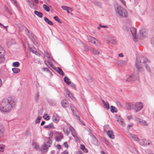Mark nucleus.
I'll return each mask as SVG.
<instances>
[{
    "label": "nucleus",
    "instance_id": "obj_1",
    "mask_svg": "<svg viewBox=\"0 0 154 154\" xmlns=\"http://www.w3.org/2000/svg\"><path fill=\"white\" fill-rule=\"evenodd\" d=\"M16 104L15 99L11 97L4 98L0 103V110L3 112L8 113Z\"/></svg>",
    "mask_w": 154,
    "mask_h": 154
},
{
    "label": "nucleus",
    "instance_id": "obj_2",
    "mask_svg": "<svg viewBox=\"0 0 154 154\" xmlns=\"http://www.w3.org/2000/svg\"><path fill=\"white\" fill-rule=\"evenodd\" d=\"M115 7V10L116 14L120 16L126 17L128 16V13L124 8H123L120 6H117L116 7Z\"/></svg>",
    "mask_w": 154,
    "mask_h": 154
},
{
    "label": "nucleus",
    "instance_id": "obj_3",
    "mask_svg": "<svg viewBox=\"0 0 154 154\" xmlns=\"http://www.w3.org/2000/svg\"><path fill=\"white\" fill-rule=\"evenodd\" d=\"M135 65L136 68L138 71L140 72H142L144 71V69L141 65V60L139 58H136Z\"/></svg>",
    "mask_w": 154,
    "mask_h": 154
},
{
    "label": "nucleus",
    "instance_id": "obj_4",
    "mask_svg": "<svg viewBox=\"0 0 154 154\" xmlns=\"http://www.w3.org/2000/svg\"><path fill=\"white\" fill-rule=\"evenodd\" d=\"M143 105L142 103L140 102H137L135 103V111L136 112H137L141 110L143 107Z\"/></svg>",
    "mask_w": 154,
    "mask_h": 154
},
{
    "label": "nucleus",
    "instance_id": "obj_5",
    "mask_svg": "<svg viewBox=\"0 0 154 154\" xmlns=\"http://www.w3.org/2000/svg\"><path fill=\"white\" fill-rule=\"evenodd\" d=\"M133 38L135 42L137 41L138 38L136 36V29L134 27H131L130 29Z\"/></svg>",
    "mask_w": 154,
    "mask_h": 154
},
{
    "label": "nucleus",
    "instance_id": "obj_6",
    "mask_svg": "<svg viewBox=\"0 0 154 154\" xmlns=\"http://www.w3.org/2000/svg\"><path fill=\"white\" fill-rule=\"evenodd\" d=\"M5 51L0 46V63L3 62L5 60L4 56Z\"/></svg>",
    "mask_w": 154,
    "mask_h": 154
},
{
    "label": "nucleus",
    "instance_id": "obj_7",
    "mask_svg": "<svg viewBox=\"0 0 154 154\" xmlns=\"http://www.w3.org/2000/svg\"><path fill=\"white\" fill-rule=\"evenodd\" d=\"M60 117L56 113H54L53 114L52 120L54 122L57 123L60 121Z\"/></svg>",
    "mask_w": 154,
    "mask_h": 154
},
{
    "label": "nucleus",
    "instance_id": "obj_8",
    "mask_svg": "<svg viewBox=\"0 0 154 154\" xmlns=\"http://www.w3.org/2000/svg\"><path fill=\"white\" fill-rule=\"evenodd\" d=\"M140 38L142 39L146 37L147 35V34L145 29H142L140 31Z\"/></svg>",
    "mask_w": 154,
    "mask_h": 154
},
{
    "label": "nucleus",
    "instance_id": "obj_9",
    "mask_svg": "<svg viewBox=\"0 0 154 154\" xmlns=\"http://www.w3.org/2000/svg\"><path fill=\"white\" fill-rule=\"evenodd\" d=\"M128 135V137L130 139L137 142L140 141V139L136 135L131 133H129Z\"/></svg>",
    "mask_w": 154,
    "mask_h": 154
},
{
    "label": "nucleus",
    "instance_id": "obj_10",
    "mask_svg": "<svg viewBox=\"0 0 154 154\" xmlns=\"http://www.w3.org/2000/svg\"><path fill=\"white\" fill-rule=\"evenodd\" d=\"M139 141L140 144L144 146H146L147 145H149L150 144V143H147V141L145 139H141Z\"/></svg>",
    "mask_w": 154,
    "mask_h": 154
},
{
    "label": "nucleus",
    "instance_id": "obj_11",
    "mask_svg": "<svg viewBox=\"0 0 154 154\" xmlns=\"http://www.w3.org/2000/svg\"><path fill=\"white\" fill-rule=\"evenodd\" d=\"M63 138V134L60 132H59L57 133V136L55 138L56 141H59Z\"/></svg>",
    "mask_w": 154,
    "mask_h": 154
},
{
    "label": "nucleus",
    "instance_id": "obj_12",
    "mask_svg": "<svg viewBox=\"0 0 154 154\" xmlns=\"http://www.w3.org/2000/svg\"><path fill=\"white\" fill-rule=\"evenodd\" d=\"M117 121L122 126H125V124L123 122V120L120 116H119L117 117Z\"/></svg>",
    "mask_w": 154,
    "mask_h": 154
},
{
    "label": "nucleus",
    "instance_id": "obj_13",
    "mask_svg": "<svg viewBox=\"0 0 154 154\" xmlns=\"http://www.w3.org/2000/svg\"><path fill=\"white\" fill-rule=\"evenodd\" d=\"M136 78L134 74L131 75L126 80V81L128 82H133L135 81Z\"/></svg>",
    "mask_w": 154,
    "mask_h": 154
},
{
    "label": "nucleus",
    "instance_id": "obj_14",
    "mask_svg": "<svg viewBox=\"0 0 154 154\" xmlns=\"http://www.w3.org/2000/svg\"><path fill=\"white\" fill-rule=\"evenodd\" d=\"M138 122L140 124L142 125L148 126V124L147 123L146 121L142 119H138Z\"/></svg>",
    "mask_w": 154,
    "mask_h": 154
},
{
    "label": "nucleus",
    "instance_id": "obj_15",
    "mask_svg": "<svg viewBox=\"0 0 154 154\" xmlns=\"http://www.w3.org/2000/svg\"><path fill=\"white\" fill-rule=\"evenodd\" d=\"M107 134L109 138L112 139H114L115 138V136L112 131L111 130L108 131L107 132Z\"/></svg>",
    "mask_w": 154,
    "mask_h": 154
},
{
    "label": "nucleus",
    "instance_id": "obj_16",
    "mask_svg": "<svg viewBox=\"0 0 154 154\" xmlns=\"http://www.w3.org/2000/svg\"><path fill=\"white\" fill-rule=\"evenodd\" d=\"M48 102L50 105L51 106H55L56 104V101L52 99H49L48 100Z\"/></svg>",
    "mask_w": 154,
    "mask_h": 154
},
{
    "label": "nucleus",
    "instance_id": "obj_17",
    "mask_svg": "<svg viewBox=\"0 0 154 154\" xmlns=\"http://www.w3.org/2000/svg\"><path fill=\"white\" fill-rule=\"evenodd\" d=\"M32 144L34 148L38 150L40 149L38 145L35 141H32Z\"/></svg>",
    "mask_w": 154,
    "mask_h": 154
},
{
    "label": "nucleus",
    "instance_id": "obj_18",
    "mask_svg": "<svg viewBox=\"0 0 154 154\" xmlns=\"http://www.w3.org/2000/svg\"><path fill=\"white\" fill-rule=\"evenodd\" d=\"M4 131V126L0 123V138L3 136Z\"/></svg>",
    "mask_w": 154,
    "mask_h": 154
},
{
    "label": "nucleus",
    "instance_id": "obj_19",
    "mask_svg": "<svg viewBox=\"0 0 154 154\" xmlns=\"http://www.w3.org/2000/svg\"><path fill=\"white\" fill-rule=\"evenodd\" d=\"M128 109H134L135 108V103H129L127 106Z\"/></svg>",
    "mask_w": 154,
    "mask_h": 154
},
{
    "label": "nucleus",
    "instance_id": "obj_20",
    "mask_svg": "<svg viewBox=\"0 0 154 154\" xmlns=\"http://www.w3.org/2000/svg\"><path fill=\"white\" fill-rule=\"evenodd\" d=\"M66 100L63 99L61 102L62 106L63 108H66L68 106V104L66 103Z\"/></svg>",
    "mask_w": 154,
    "mask_h": 154
},
{
    "label": "nucleus",
    "instance_id": "obj_21",
    "mask_svg": "<svg viewBox=\"0 0 154 154\" xmlns=\"http://www.w3.org/2000/svg\"><path fill=\"white\" fill-rule=\"evenodd\" d=\"M56 71L60 75L64 76V73L63 72L62 69L60 67H57Z\"/></svg>",
    "mask_w": 154,
    "mask_h": 154
},
{
    "label": "nucleus",
    "instance_id": "obj_22",
    "mask_svg": "<svg viewBox=\"0 0 154 154\" xmlns=\"http://www.w3.org/2000/svg\"><path fill=\"white\" fill-rule=\"evenodd\" d=\"M34 13L35 14L40 18H42L43 15V14L42 12L37 11H34Z\"/></svg>",
    "mask_w": 154,
    "mask_h": 154
},
{
    "label": "nucleus",
    "instance_id": "obj_23",
    "mask_svg": "<svg viewBox=\"0 0 154 154\" xmlns=\"http://www.w3.org/2000/svg\"><path fill=\"white\" fill-rule=\"evenodd\" d=\"M48 147L46 144L44 143V145L42 146V149L44 152H46L48 151Z\"/></svg>",
    "mask_w": 154,
    "mask_h": 154
},
{
    "label": "nucleus",
    "instance_id": "obj_24",
    "mask_svg": "<svg viewBox=\"0 0 154 154\" xmlns=\"http://www.w3.org/2000/svg\"><path fill=\"white\" fill-rule=\"evenodd\" d=\"M44 127L45 128H47L48 129L54 128V125L52 123H51L48 125L44 126Z\"/></svg>",
    "mask_w": 154,
    "mask_h": 154
},
{
    "label": "nucleus",
    "instance_id": "obj_25",
    "mask_svg": "<svg viewBox=\"0 0 154 154\" xmlns=\"http://www.w3.org/2000/svg\"><path fill=\"white\" fill-rule=\"evenodd\" d=\"M44 20L45 22L50 25H53L52 22L49 20L47 17H44Z\"/></svg>",
    "mask_w": 154,
    "mask_h": 154
},
{
    "label": "nucleus",
    "instance_id": "obj_26",
    "mask_svg": "<svg viewBox=\"0 0 154 154\" xmlns=\"http://www.w3.org/2000/svg\"><path fill=\"white\" fill-rule=\"evenodd\" d=\"M92 53L94 54L97 55L99 54V51L95 48H93L91 50Z\"/></svg>",
    "mask_w": 154,
    "mask_h": 154
},
{
    "label": "nucleus",
    "instance_id": "obj_27",
    "mask_svg": "<svg viewBox=\"0 0 154 154\" xmlns=\"http://www.w3.org/2000/svg\"><path fill=\"white\" fill-rule=\"evenodd\" d=\"M64 81L67 85H69L71 84L70 81H69V79L67 77H65L64 78Z\"/></svg>",
    "mask_w": 154,
    "mask_h": 154
},
{
    "label": "nucleus",
    "instance_id": "obj_28",
    "mask_svg": "<svg viewBox=\"0 0 154 154\" xmlns=\"http://www.w3.org/2000/svg\"><path fill=\"white\" fill-rule=\"evenodd\" d=\"M11 2L14 4L18 8H19V4L16 0H10Z\"/></svg>",
    "mask_w": 154,
    "mask_h": 154
},
{
    "label": "nucleus",
    "instance_id": "obj_29",
    "mask_svg": "<svg viewBox=\"0 0 154 154\" xmlns=\"http://www.w3.org/2000/svg\"><path fill=\"white\" fill-rule=\"evenodd\" d=\"M27 2L28 3L30 7L31 8H33L34 6V4L32 3L33 1L32 0H26Z\"/></svg>",
    "mask_w": 154,
    "mask_h": 154
},
{
    "label": "nucleus",
    "instance_id": "obj_30",
    "mask_svg": "<svg viewBox=\"0 0 154 154\" xmlns=\"http://www.w3.org/2000/svg\"><path fill=\"white\" fill-rule=\"evenodd\" d=\"M110 111L112 113L116 112H117V110L116 107L113 106H111Z\"/></svg>",
    "mask_w": 154,
    "mask_h": 154
},
{
    "label": "nucleus",
    "instance_id": "obj_31",
    "mask_svg": "<svg viewBox=\"0 0 154 154\" xmlns=\"http://www.w3.org/2000/svg\"><path fill=\"white\" fill-rule=\"evenodd\" d=\"M70 107L71 110L72 111L73 113L75 114L76 111V108L75 107H74L72 104H71L70 105Z\"/></svg>",
    "mask_w": 154,
    "mask_h": 154
},
{
    "label": "nucleus",
    "instance_id": "obj_32",
    "mask_svg": "<svg viewBox=\"0 0 154 154\" xmlns=\"http://www.w3.org/2000/svg\"><path fill=\"white\" fill-rule=\"evenodd\" d=\"M30 51H32L33 53H34L36 55H38V54H37L36 49L34 47L30 48Z\"/></svg>",
    "mask_w": 154,
    "mask_h": 154
},
{
    "label": "nucleus",
    "instance_id": "obj_33",
    "mask_svg": "<svg viewBox=\"0 0 154 154\" xmlns=\"http://www.w3.org/2000/svg\"><path fill=\"white\" fill-rule=\"evenodd\" d=\"M12 70L14 73H19L20 71V69L18 68H13L12 69Z\"/></svg>",
    "mask_w": 154,
    "mask_h": 154
},
{
    "label": "nucleus",
    "instance_id": "obj_34",
    "mask_svg": "<svg viewBox=\"0 0 154 154\" xmlns=\"http://www.w3.org/2000/svg\"><path fill=\"white\" fill-rule=\"evenodd\" d=\"M89 39L90 40L92 44H95V41L97 40L95 38L92 37H91Z\"/></svg>",
    "mask_w": 154,
    "mask_h": 154
},
{
    "label": "nucleus",
    "instance_id": "obj_35",
    "mask_svg": "<svg viewBox=\"0 0 154 154\" xmlns=\"http://www.w3.org/2000/svg\"><path fill=\"white\" fill-rule=\"evenodd\" d=\"M127 61L121 60L119 61L120 63L123 66H125L126 65Z\"/></svg>",
    "mask_w": 154,
    "mask_h": 154
},
{
    "label": "nucleus",
    "instance_id": "obj_36",
    "mask_svg": "<svg viewBox=\"0 0 154 154\" xmlns=\"http://www.w3.org/2000/svg\"><path fill=\"white\" fill-rule=\"evenodd\" d=\"M141 59L143 60V63H145V65L146 62L148 61V59L146 57H141Z\"/></svg>",
    "mask_w": 154,
    "mask_h": 154
},
{
    "label": "nucleus",
    "instance_id": "obj_37",
    "mask_svg": "<svg viewBox=\"0 0 154 154\" xmlns=\"http://www.w3.org/2000/svg\"><path fill=\"white\" fill-rule=\"evenodd\" d=\"M43 8L44 10L47 11H50V9L49 7L45 4L43 5Z\"/></svg>",
    "mask_w": 154,
    "mask_h": 154
},
{
    "label": "nucleus",
    "instance_id": "obj_38",
    "mask_svg": "<svg viewBox=\"0 0 154 154\" xmlns=\"http://www.w3.org/2000/svg\"><path fill=\"white\" fill-rule=\"evenodd\" d=\"M63 131L65 134H66L68 135L69 134V132L68 131V128L67 127H64L63 128Z\"/></svg>",
    "mask_w": 154,
    "mask_h": 154
},
{
    "label": "nucleus",
    "instance_id": "obj_39",
    "mask_svg": "<svg viewBox=\"0 0 154 154\" xmlns=\"http://www.w3.org/2000/svg\"><path fill=\"white\" fill-rule=\"evenodd\" d=\"M69 129L71 131L72 135L75 134V131L74 129L70 125L69 126Z\"/></svg>",
    "mask_w": 154,
    "mask_h": 154
},
{
    "label": "nucleus",
    "instance_id": "obj_40",
    "mask_svg": "<svg viewBox=\"0 0 154 154\" xmlns=\"http://www.w3.org/2000/svg\"><path fill=\"white\" fill-rule=\"evenodd\" d=\"M54 18L56 21H57L59 23H62L61 21L60 20L58 16H55L54 17Z\"/></svg>",
    "mask_w": 154,
    "mask_h": 154
},
{
    "label": "nucleus",
    "instance_id": "obj_41",
    "mask_svg": "<svg viewBox=\"0 0 154 154\" xmlns=\"http://www.w3.org/2000/svg\"><path fill=\"white\" fill-rule=\"evenodd\" d=\"M49 59L48 60V62L49 64V65L52 66L53 65V63L52 62V59L50 57V58H48Z\"/></svg>",
    "mask_w": 154,
    "mask_h": 154
},
{
    "label": "nucleus",
    "instance_id": "obj_42",
    "mask_svg": "<svg viewBox=\"0 0 154 154\" xmlns=\"http://www.w3.org/2000/svg\"><path fill=\"white\" fill-rule=\"evenodd\" d=\"M12 65L14 67H17L19 66L20 63L18 62H15L13 63Z\"/></svg>",
    "mask_w": 154,
    "mask_h": 154
},
{
    "label": "nucleus",
    "instance_id": "obj_43",
    "mask_svg": "<svg viewBox=\"0 0 154 154\" xmlns=\"http://www.w3.org/2000/svg\"><path fill=\"white\" fill-rule=\"evenodd\" d=\"M39 92H38L36 94L35 97V100L36 102H37L39 99Z\"/></svg>",
    "mask_w": 154,
    "mask_h": 154
},
{
    "label": "nucleus",
    "instance_id": "obj_44",
    "mask_svg": "<svg viewBox=\"0 0 154 154\" xmlns=\"http://www.w3.org/2000/svg\"><path fill=\"white\" fill-rule=\"evenodd\" d=\"M116 39L114 38H111V39L110 40V42L112 44H115L116 43Z\"/></svg>",
    "mask_w": 154,
    "mask_h": 154
},
{
    "label": "nucleus",
    "instance_id": "obj_45",
    "mask_svg": "<svg viewBox=\"0 0 154 154\" xmlns=\"http://www.w3.org/2000/svg\"><path fill=\"white\" fill-rule=\"evenodd\" d=\"M87 80L89 82H91L93 81L92 77L90 75L88 76Z\"/></svg>",
    "mask_w": 154,
    "mask_h": 154
},
{
    "label": "nucleus",
    "instance_id": "obj_46",
    "mask_svg": "<svg viewBox=\"0 0 154 154\" xmlns=\"http://www.w3.org/2000/svg\"><path fill=\"white\" fill-rule=\"evenodd\" d=\"M42 118V117L39 116L38 117L37 119L35 121V123L36 124L40 122V120Z\"/></svg>",
    "mask_w": 154,
    "mask_h": 154
},
{
    "label": "nucleus",
    "instance_id": "obj_47",
    "mask_svg": "<svg viewBox=\"0 0 154 154\" xmlns=\"http://www.w3.org/2000/svg\"><path fill=\"white\" fill-rule=\"evenodd\" d=\"M93 3L94 4L97 6H99L100 5V3L99 2L96 1H93Z\"/></svg>",
    "mask_w": 154,
    "mask_h": 154
},
{
    "label": "nucleus",
    "instance_id": "obj_48",
    "mask_svg": "<svg viewBox=\"0 0 154 154\" xmlns=\"http://www.w3.org/2000/svg\"><path fill=\"white\" fill-rule=\"evenodd\" d=\"M72 136H73L74 139L77 141H79L80 140L78 137L75 134H72Z\"/></svg>",
    "mask_w": 154,
    "mask_h": 154
},
{
    "label": "nucleus",
    "instance_id": "obj_49",
    "mask_svg": "<svg viewBox=\"0 0 154 154\" xmlns=\"http://www.w3.org/2000/svg\"><path fill=\"white\" fill-rule=\"evenodd\" d=\"M47 143L48 144V146L49 147L50 146V145L52 143V141L50 139L49 140L48 139H47Z\"/></svg>",
    "mask_w": 154,
    "mask_h": 154
},
{
    "label": "nucleus",
    "instance_id": "obj_50",
    "mask_svg": "<svg viewBox=\"0 0 154 154\" xmlns=\"http://www.w3.org/2000/svg\"><path fill=\"white\" fill-rule=\"evenodd\" d=\"M101 27L104 28H108V26H107L102 25L101 24H100L99 26L97 28L98 29H99Z\"/></svg>",
    "mask_w": 154,
    "mask_h": 154
},
{
    "label": "nucleus",
    "instance_id": "obj_51",
    "mask_svg": "<svg viewBox=\"0 0 154 154\" xmlns=\"http://www.w3.org/2000/svg\"><path fill=\"white\" fill-rule=\"evenodd\" d=\"M104 105L107 109H109V106L108 102H106L105 104H104Z\"/></svg>",
    "mask_w": 154,
    "mask_h": 154
},
{
    "label": "nucleus",
    "instance_id": "obj_52",
    "mask_svg": "<svg viewBox=\"0 0 154 154\" xmlns=\"http://www.w3.org/2000/svg\"><path fill=\"white\" fill-rule=\"evenodd\" d=\"M5 146L3 145H0V152H2Z\"/></svg>",
    "mask_w": 154,
    "mask_h": 154
},
{
    "label": "nucleus",
    "instance_id": "obj_53",
    "mask_svg": "<svg viewBox=\"0 0 154 154\" xmlns=\"http://www.w3.org/2000/svg\"><path fill=\"white\" fill-rule=\"evenodd\" d=\"M53 135V133L51 131L50 132V134H49L50 137H48L47 138V139H48L49 140L52 137Z\"/></svg>",
    "mask_w": 154,
    "mask_h": 154
},
{
    "label": "nucleus",
    "instance_id": "obj_54",
    "mask_svg": "<svg viewBox=\"0 0 154 154\" xmlns=\"http://www.w3.org/2000/svg\"><path fill=\"white\" fill-rule=\"evenodd\" d=\"M71 87L73 88H74V89H75V90H76V86L75 85V84H74V83H71Z\"/></svg>",
    "mask_w": 154,
    "mask_h": 154
},
{
    "label": "nucleus",
    "instance_id": "obj_55",
    "mask_svg": "<svg viewBox=\"0 0 154 154\" xmlns=\"http://www.w3.org/2000/svg\"><path fill=\"white\" fill-rule=\"evenodd\" d=\"M116 104L119 108H121L122 107V106L120 103L119 101H117L116 102Z\"/></svg>",
    "mask_w": 154,
    "mask_h": 154
},
{
    "label": "nucleus",
    "instance_id": "obj_56",
    "mask_svg": "<svg viewBox=\"0 0 154 154\" xmlns=\"http://www.w3.org/2000/svg\"><path fill=\"white\" fill-rule=\"evenodd\" d=\"M45 56H46V57L48 58H50V54L48 52H45Z\"/></svg>",
    "mask_w": 154,
    "mask_h": 154
},
{
    "label": "nucleus",
    "instance_id": "obj_57",
    "mask_svg": "<svg viewBox=\"0 0 154 154\" xmlns=\"http://www.w3.org/2000/svg\"><path fill=\"white\" fill-rule=\"evenodd\" d=\"M145 68H146V69L148 71H150V68L149 67H148V66H147V65L146 64V63H145Z\"/></svg>",
    "mask_w": 154,
    "mask_h": 154
},
{
    "label": "nucleus",
    "instance_id": "obj_58",
    "mask_svg": "<svg viewBox=\"0 0 154 154\" xmlns=\"http://www.w3.org/2000/svg\"><path fill=\"white\" fill-rule=\"evenodd\" d=\"M26 135L27 136H29L30 135V132L28 130H27L25 133Z\"/></svg>",
    "mask_w": 154,
    "mask_h": 154
},
{
    "label": "nucleus",
    "instance_id": "obj_59",
    "mask_svg": "<svg viewBox=\"0 0 154 154\" xmlns=\"http://www.w3.org/2000/svg\"><path fill=\"white\" fill-rule=\"evenodd\" d=\"M85 148V146L84 145H80V149L82 150H83Z\"/></svg>",
    "mask_w": 154,
    "mask_h": 154
},
{
    "label": "nucleus",
    "instance_id": "obj_60",
    "mask_svg": "<svg viewBox=\"0 0 154 154\" xmlns=\"http://www.w3.org/2000/svg\"><path fill=\"white\" fill-rule=\"evenodd\" d=\"M0 25L2 26L3 27H4L5 29L7 30V28L8 26V25L4 26L3 24H2L1 23H0Z\"/></svg>",
    "mask_w": 154,
    "mask_h": 154
},
{
    "label": "nucleus",
    "instance_id": "obj_61",
    "mask_svg": "<svg viewBox=\"0 0 154 154\" xmlns=\"http://www.w3.org/2000/svg\"><path fill=\"white\" fill-rule=\"evenodd\" d=\"M68 8V7L64 6H61L62 8L65 10H66V9H67Z\"/></svg>",
    "mask_w": 154,
    "mask_h": 154
},
{
    "label": "nucleus",
    "instance_id": "obj_62",
    "mask_svg": "<svg viewBox=\"0 0 154 154\" xmlns=\"http://www.w3.org/2000/svg\"><path fill=\"white\" fill-rule=\"evenodd\" d=\"M5 11L7 12L8 13H10L9 9L8 7H5Z\"/></svg>",
    "mask_w": 154,
    "mask_h": 154
},
{
    "label": "nucleus",
    "instance_id": "obj_63",
    "mask_svg": "<svg viewBox=\"0 0 154 154\" xmlns=\"http://www.w3.org/2000/svg\"><path fill=\"white\" fill-rule=\"evenodd\" d=\"M75 154H84L82 151H78Z\"/></svg>",
    "mask_w": 154,
    "mask_h": 154
},
{
    "label": "nucleus",
    "instance_id": "obj_64",
    "mask_svg": "<svg viewBox=\"0 0 154 154\" xmlns=\"http://www.w3.org/2000/svg\"><path fill=\"white\" fill-rule=\"evenodd\" d=\"M151 43L152 45H154V37H153L151 39Z\"/></svg>",
    "mask_w": 154,
    "mask_h": 154
}]
</instances>
